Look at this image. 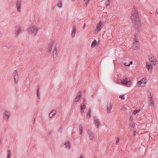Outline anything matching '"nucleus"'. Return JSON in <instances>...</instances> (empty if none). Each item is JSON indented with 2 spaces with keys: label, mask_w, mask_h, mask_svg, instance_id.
Wrapping results in <instances>:
<instances>
[{
  "label": "nucleus",
  "mask_w": 158,
  "mask_h": 158,
  "mask_svg": "<svg viewBox=\"0 0 158 158\" xmlns=\"http://www.w3.org/2000/svg\"><path fill=\"white\" fill-rule=\"evenodd\" d=\"M131 18L134 20V27L137 31H139L141 27V23L139 19L138 10H132Z\"/></svg>",
  "instance_id": "nucleus-1"
},
{
  "label": "nucleus",
  "mask_w": 158,
  "mask_h": 158,
  "mask_svg": "<svg viewBox=\"0 0 158 158\" xmlns=\"http://www.w3.org/2000/svg\"><path fill=\"white\" fill-rule=\"evenodd\" d=\"M40 29L39 27H37L36 26L33 25H31V27L28 28L27 31L29 33H30L32 35L35 36L37 34Z\"/></svg>",
  "instance_id": "nucleus-2"
},
{
  "label": "nucleus",
  "mask_w": 158,
  "mask_h": 158,
  "mask_svg": "<svg viewBox=\"0 0 158 158\" xmlns=\"http://www.w3.org/2000/svg\"><path fill=\"white\" fill-rule=\"evenodd\" d=\"M121 82L124 85L130 87L131 85V82L130 79L123 76L121 79Z\"/></svg>",
  "instance_id": "nucleus-3"
},
{
  "label": "nucleus",
  "mask_w": 158,
  "mask_h": 158,
  "mask_svg": "<svg viewBox=\"0 0 158 158\" xmlns=\"http://www.w3.org/2000/svg\"><path fill=\"white\" fill-rule=\"evenodd\" d=\"M133 44V49L136 50L140 47V44L137 39L134 40Z\"/></svg>",
  "instance_id": "nucleus-4"
},
{
  "label": "nucleus",
  "mask_w": 158,
  "mask_h": 158,
  "mask_svg": "<svg viewBox=\"0 0 158 158\" xmlns=\"http://www.w3.org/2000/svg\"><path fill=\"white\" fill-rule=\"evenodd\" d=\"M13 75L14 77L15 83V84L18 83L19 81V76L17 70H15L14 71Z\"/></svg>",
  "instance_id": "nucleus-5"
},
{
  "label": "nucleus",
  "mask_w": 158,
  "mask_h": 158,
  "mask_svg": "<svg viewBox=\"0 0 158 158\" xmlns=\"http://www.w3.org/2000/svg\"><path fill=\"white\" fill-rule=\"evenodd\" d=\"M10 112L7 111H5L3 114V117L5 120L7 121L10 117Z\"/></svg>",
  "instance_id": "nucleus-6"
},
{
  "label": "nucleus",
  "mask_w": 158,
  "mask_h": 158,
  "mask_svg": "<svg viewBox=\"0 0 158 158\" xmlns=\"http://www.w3.org/2000/svg\"><path fill=\"white\" fill-rule=\"evenodd\" d=\"M57 55V48L56 46L55 47L54 50L53 51L52 53V56L53 58H55L56 57Z\"/></svg>",
  "instance_id": "nucleus-7"
},
{
  "label": "nucleus",
  "mask_w": 158,
  "mask_h": 158,
  "mask_svg": "<svg viewBox=\"0 0 158 158\" xmlns=\"http://www.w3.org/2000/svg\"><path fill=\"white\" fill-rule=\"evenodd\" d=\"M54 43V41L53 40L51 41L50 43L49 44L48 46V51L49 53H50L51 52L52 48V46Z\"/></svg>",
  "instance_id": "nucleus-8"
},
{
  "label": "nucleus",
  "mask_w": 158,
  "mask_h": 158,
  "mask_svg": "<svg viewBox=\"0 0 158 158\" xmlns=\"http://www.w3.org/2000/svg\"><path fill=\"white\" fill-rule=\"evenodd\" d=\"M107 113H109L110 112L111 109V105L110 103L108 102L107 103Z\"/></svg>",
  "instance_id": "nucleus-9"
},
{
  "label": "nucleus",
  "mask_w": 158,
  "mask_h": 158,
  "mask_svg": "<svg viewBox=\"0 0 158 158\" xmlns=\"http://www.w3.org/2000/svg\"><path fill=\"white\" fill-rule=\"evenodd\" d=\"M81 92L80 93L78 94H77V96L76 97V98H75L74 101L75 102H77L79 101V100L80 99L81 97Z\"/></svg>",
  "instance_id": "nucleus-10"
},
{
  "label": "nucleus",
  "mask_w": 158,
  "mask_h": 158,
  "mask_svg": "<svg viewBox=\"0 0 158 158\" xmlns=\"http://www.w3.org/2000/svg\"><path fill=\"white\" fill-rule=\"evenodd\" d=\"M87 134L89 137V138L90 140H93L94 138V134L89 131H88L87 132Z\"/></svg>",
  "instance_id": "nucleus-11"
},
{
  "label": "nucleus",
  "mask_w": 158,
  "mask_h": 158,
  "mask_svg": "<svg viewBox=\"0 0 158 158\" xmlns=\"http://www.w3.org/2000/svg\"><path fill=\"white\" fill-rule=\"evenodd\" d=\"M76 28L75 26H73V28L71 34V36L73 38L75 36L76 33Z\"/></svg>",
  "instance_id": "nucleus-12"
},
{
  "label": "nucleus",
  "mask_w": 158,
  "mask_h": 158,
  "mask_svg": "<svg viewBox=\"0 0 158 158\" xmlns=\"http://www.w3.org/2000/svg\"><path fill=\"white\" fill-rule=\"evenodd\" d=\"M64 145L65 147L68 149H69L71 148V145L69 141H66L64 143Z\"/></svg>",
  "instance_id": "nucleus-13"
},
{
  "label": "nucleus",
  "mask_w": 158,
  "mask_h": 158,
  "mask_svg": "<svg viewBox=\"0 0 158 158\" xmlns=\"http://www.w3.org/2000/svg\"><path fill=\"white\" fill-rule=\"evenodd\" d=\"M56 110H53L49 113L48 116L50 118H51L53 116L55 115L56 114Z\"/></svg>",
  "instance_id": "nucleus-14"
},
{
  "label": "nucleus",
  "mask_w": 158,
  "mask_h": 158,
  "mask_svg": "<svg viewBox=\"0 0 158 158\" xmlns=\"http://www.w3.org/2000/svg\"><path fill=\"white\" fill-rule=\"evenodd\" d=\"M17 28V30L15 31V34L17 36H18L19 34L21 32V27L19 26Z\"/></svg>",
  "instance_id": "nucleus-15"
},
{
  "label": "nucleus",
  "mask_w": 158,
  "mask_h": 158,
  "mask_svg": "<svg viewBox=\"0 0 158 158\" xmlns=\"http://www.w3.org/2000/svg\"><path fill=\"white\" fill-rule=\"evenodd\" d=\"M21 1L20 0H17V8L18 10L20 8Z\"/></svg>",
  "instance_id": "nucleus-16"
},
{
  "label": "nucleus",
  "mask_w": 158,
  "mask_h": 158,
  "mask_svg": "<svg viewBox=\"0 0 158 158\" xmlns=\"http://www.w3.org/2000/svg\"><path fill=\"white\" fill-rule=\"evenodd\" d=\"M91 110L90 108H89L88 110V111L87 112V113L86 114V117L87 118H89L90 117H91Z\"/></svg>",
  "instance_id": "nucleus-17"
},
{
  "label": "nucleus",
  "mask_w": 158,
  "mask_h": 158,
  "mask_svg": "<svg viewBox=\"0 0 158 158\" xmlns=\"http://www.w3.org/2000/svg\"><path fill=\"white\" fill-rule=\"evenodd\" d=\"M97 43V40L96 39L94 40L91 44V47L92 48H94L96 44Z\"/></svg>",
  "instance_id": "nucleus-18"
},
{
  "label": "nucleus",
  "mask_w": 158,
  "mask_h": 158,
  "mask_svg": "<svg viewBox=\"0 0 158 158\" xmlns=\"http://www.w3.org/2000/svg\"><path fill=\"white\" fill-rule=\"evenodd\" d=\"M101 27V22H98L97 25L96 29H97L98 30H101V28H100Z\"/></svg>",
  "instance_id": "nucleus-19"
},
{
  "label": "nucleus",
  "mask_w": 158,
  "mask_h": 158,
  "mask_svg": "<svg viewBox=\"0 0 158 158\" xmlns=\"http://www.w3.org/2000/svg\"><path fill=\"white\" fill-rule=\"evenodd\" d=\"M140 80L141 81L142 83L144 84H145L147 82V79L145 77L143 78Z\"/></svg>",
  "instance_id": "nucleus-20"
},
{
  "label": "nucleus",
  "mask_w": 158,
  "mask_h": 158,
  "mask_svg": "<svg viewBox=\"0 0 158 158\" xmlns=\"http://www.w3.org/2000/svg\"><path fill=\"white\" fill-rule=\"evenodd\" d=\"M99 120L97 119L95 120V125L97 126V127H99Z\"/></svg>",
  "instance_id": "nucleus-21"
},
{
  "label": "nucleus",
  "mask_w": 158,
  "mask_h": 158,
  "mask_svg": "<svg viewBox=\"0 0 158 158\" xmlns=\"http://www.w3.org/2000/svg\"><path fill=\"white\" fill-rule=\"evenodd\" d=\"M7 152H8V154L7 155V158H10V156L11 155V153L10 150H7Z\"/></svg>",
  "instance_id": "nucleus-22"
},
{
  "label": "nucleus",
  "mask_w": 158,
  "mask_h": 158,
  "mask_svg": "<svg viewBox=\"0 0 158 158\" xmlns=\"http://www.w3.org/2000/svg\"><path fill=\"white\" fill-rule=\"evenodd\" d=\"M149 60L151 62H152L153 61L155 60L154 57H152L151 56H149Z\"/></svg>",
  "instance_id": "nucleus-23"
},
{
  "label": "nucleus",
  "mask_w": 158,
  "mask_h": 158,
  "mask_svg": "<svg viewBox=\"0 0 158 158\" xmlns=\"http://www.w3.org/2000/svg\"><path fill=\"white\" fill-rule=\"evenodd\" d=\"M135 125V124L134 122H131L130 123V124L129 128L131 127V128H134Z\"/></svg>",
  "instance_id": "nucleus-24"
},
{
  "label": "nucleus",
  "mask_w": 158,
  "mask_h": 158,
  "mask_svg": "<svg viewBox=\"0 0 158 158\" xmlns=\"http://www.w3.org/2000/svg\"><path fill=\"white\" fill-rule=\"evenodd\" d=\"M151 65L150 64L148 63H147L146 65V67L147 69L148 70H149V69L151 68Z\"/></svg>",
  "instance_id": "nucleus-25"
},
{
  "label": "nucleus",
  "mask_w": 158,
  "mask_h": 158,
  "mask_svg": "<svg viewBox=\"0 0 158 158\" xmlns=\"http://www.w3.org/2000/svg\"><path fill=\"white\" fill-rule=\"evenodd\" d=\"M140 111V110L139 109H138L137 110H135L133 112V114L135 115L138 113Z\"/></svg>",
  "instance_id": "nucleus-26"
},
{
  "label": "nucleus",
  "mask_w": 158,
  "mask_h": 158,
  "mask_svg": "<svg viewBox=\"0 0 158 158\" xmlns=\"http://www.w3.org/2000/svg\"><path fill=\"white\" fill-rule=\"evenodd\" d=\"M79 130H80V134L81 135L82 132V130H83V127L81 125H80L79 126Z\"/></svg>",
  "instance_id": "nucleus-27"
},
{
  "label": "nucleus",
  "mask_w": 158,
  "mask_h": 158,
  "mask_svg": "<svg viewBox=\"0 0 158 158\" xmlns=\"http://www.w3.org/2000/svg\"><path fill=\"white\" fill-rule=\"evenodd\" d=\"M142 84V81L140 80L137 82V85L138 87H140L141 86V85Z\"/></svg>",
  "instance_id": "nucleus-28"
},
{
  "label": "nucleus",
  "mask_w": 158,
  "mask_h": 158,
  "mask_svg": "<svg viewBox=\"0 0 158 158\" xmlns=\"http://www.w3.org/2000/svg\"><path fill=\"white\" fill-rule=\"evenodd\" d=\"M124 95H122L119 96V98H120L122 100H124L125 99Z\"/></svg>",
  "instance_id": "nucleus-29"
},
{
  "label": "nucleus",
  "mask_w": 158,
  "mask_h": 158,
  "mask_svg": "<svg viewBox=\"0 0 158 158\" xmlns=\"http://www.w3.org/2000/svg\"><path fill=\"white\" fill-rule=\"evenodd\" d=\"M57 5L58 6V7H61L62 6V2H59L58 3Z\"/></svg>",
  "instance_id": "nucleus-30"
},
{
  "label": "nucleus",
  "mask_w": 158,
  "mask_h": 158,
  "mask_svg": "<svg viewBox=\"0 0 158 158\" xmlns=\"http://www.w3.org/2000/svg\"><path fill=\"white\" fill-rule=\"evenodd\" d=\"M153 101L151 99L150 101V105L152 106L153 105Z\"/></svg>",
  "instance_id": "nucleus-31"
},
{
  "label": "nucleus",
  "mask_w": 158,
  "mask_h": 158,
  "mask_svg": "<svg viewBox=\"0 0 158 158\" xmlns=\"http://www.w3.org/2000/svg\"><path fill=\"white\" fill-rule=\"evenodd\" d=\"M138 33H136L135 35V37L134 38V40H135V39H137L136 38V37H137L138 36Z\"/></svg>",
  "instance_id": "nucleus-32"
},
{
  "label": "nucleus",
  "mask_w": 158,
  "mask_h": 158,
  "mask_svg": "<svg viewBox=\"0 0 158 158\" xmlns=\"http://www.w3.org/2000/svg\"><path fill=\"white\" fill-rule=\"evenodd\" d=\"M157 61L156 60V59H155V60L153 61L152 62L153 64L154 65H156L157 64Z\"/></svg>",
  "instance_id": "nucleus-33"
},
{
  "label": "nucleus",
  "mask_w": 158,
  "mask_h": 158,
  "mask_svg": "<svg viewBox=\"0 0 158 158\" xmlns=\"http://www.w3.org/2000/svg\"><path fill=\"white\" fill-rule=\"evenodd\" d=\"M81 113H83L84 112V110L83 109V108L82 107V105H81Z\"/></svg>",
  "instance_id": "nucleus-34"
},
{
  "label": "nucleus",
  "mask_w": 158,
  "mask_h": 158,
  "mask_svg": "<svg viewBox=\"0 0 158 158\" xmlns=\"http://www.w3.org/2000/svg\"><path fill=\"white\" fill-rule=\"evenodd\" d=\"M110 0H107V1L108 2L107 4L106 5V7L109 6L110 5Z\"/></svg>",
  "instance_id": "nucleus-35"
},
{
  "label": "nucleus",
  "mask_w": 158,
  "mask_h": 158,
  "mask_svg": "<svg viewBox=\"0 0 158 158\" xmlns=\"http://www.w3.org/2000/svg\"><path fill=\"white\" fill-rule=\"evenodd\" d=\"M132 61H131L130 62L129 64H127L125 65V66H129L131 64H132Z\"/></svg>",
  "instance_id": "nucleus-36"
},
{
  "label": "nucleus",
  "mask_w": 158,
  "mask_h": 158,
  "mask_svg": "<svg viewBox=\"0 0 158 158\" xmlns=\"http://www.w3.org/2000/svg\"><path fill=\"white\" fill-rule=\"evenodd\" d=\"M37 97L39 98V89H38L37 90Z\"/></svg>",
  "instance_id": "nucleus-37"
},
{
  "label": "nucleus",
  "mask_w": 158,
  "mask_h": 158,
  "mask_svg": "<svg viewBox=\"0 0 158 158\" xmlns=\"http://www.w3.org/2000/svg\"><path fill=\"white\" fill-rule=\"evenodd\" d=\"M119 141V138H117L116 141V144H118V143Z\"/></svg>",
  "instance_id": "nucleus-38"
},
{
  "label": "nucleus",
  "mask_w": 158,
  "mask_h": 158,
  "mask_svg": "<svg viewBox=\"0 0 158 158\" xmlns=\"http://www.w3.org/2000/svg\"><path fill=\"white\" fill-rule=\"evenodd\" d=\"M83 104V105H82V107L83 108V109H85V103H82Z\"/></svg>",
  "instance_id": "nucleus-39"
},
{
  "label": "nucleus",
  "mask_w": 158,
  "mask_h": 158,
  "mask_svg": "<svg viewBox=\"0 0 158 158\" xmlns=\"http://www.w3.org/2000/svg\"><path fill=\"white\" fill-rule=\"evenodd\" d=\"M99 30H98L97 29H96L95 30V33L96 34H97Z\"/></svg>",
  "instance_id": "nucleus-40"
},
{
  "label": "nucleus",
  "mask_w": 158,
  "mask_h": 158,
  "mask_svg": "<svg viewBox=\"0 0 158 158\" xmlns=\"http://www.w3.org/2000/svg\"><path fill=\"white\" fill-rule=\"evenodd\" d=\"M136 131H134L133 132V136H135L136 135Z\"/></svg>",
  "instance_id": "nucleus-41"
},
{
  "label": "nucleus",
  "mask_w": 158,
  "mask_h": 158,
  "mask_svg": "<svg viewBox=\"0 0 158 158\" xmlns=\"http://www.w3.org/2000/svg\"><path fill=\"white\" fill-rule=\"evenodd\" d=\"M39 50L40 52H42L44 50V49L43 48H41L39 49Z\"/></svg>",
  "instance_id": "nucleus-42"
},
{
  "label": "nucleus",
  "mask_w": 158,
  "mask_h": 158,
  "mask_svg": "<svg viewBox=\"0 0 158 158\" xmlns=\"http://www.w3.org/2000/svg\"><path fill=\"white\" fill-rule=\"evenodd\" d=\"M130 120L131 121V122H132L133 117L132 116H131L130 118Z\"/></svg>",
  "instance_id": "nucleus-43"
},
{
  "label": "nucleus",
  "mask_w": 158,
  "mask_h": 158,
  "mask_svg": "<svg viewBox=\"0 0 158 158\" xmlns=\"http://www.w3.org/2000/svg\"><path fill=\"white\" fill-rule=\"evenodd\" d=\"M88 2H85V3L84 4V6H86L88 3Z\"/></svg>",
  "instance_id": "nucleus-44"
},
{
  "label": "nucleus",
  "mask_w": 158,
  "mask_h": 158,
  "mask_svg": "<svg viewBox=\"0 0 158 158\" xmlns=\"http://www.w3.org/2000/svg\"><path fill=\"white\" fill-rule=\"evenodd\" d=\"M85 99H83L82 103H85Z\"/></svg>",
  "instance_id": "nucleus-45"
},
{
  "label": "nucleus",
  "mask_w": 158,
  "mask_h": 158,
  "mask_svg": "<svg viewBox=\"0 0 158 158\" xmlns=\"http://www.w3.org/2000/svg\"><path fill=\"white\" fill-rule=\"evenodd\" d=\"M85 24L84 23V25H83V29H84L85 28Z\"/></svg>",
  "instance_id": "nucleus-46"
},
{
  "label": "nucleus",
  "mask_w": 158,
  "mask_h": 158,
  "mask_svg": "<svg viewBox=\"0 0 158 158\" xmlns=\"http://www.w3.org/2000/svg\"><path fill=\"white\" fill-rule=\"evenodd\" d=\"M61 131H62V130H61V128H60L59 130V131L61 132Z\"/></svg>",
  "instance_id": "nucleus-47"
},
{
  "label": "nucleus",
  "mask_w": 158,
  "mask_h": 158,
  "mask_svg": "<svg viewBox=\"0 0 158 158\" xmlns=\"http://www.w3.org/2000/svg\"><path fill=\"white\" fill-rule=\"evenodd\" d=\"M2 143V141H1V138L0 137V144H1Z\"/></svg>",
  "instance_id": "nucleus-48"
},
{
  "label": "nucleus",
  "mask_w": 158,
  "mask_h": 158,
  "mask_svg": "<svg viewBox=\"0 0 158 158\" xmlns=\"http://www.w3.org/2000/svg\"><path fill=\"white\" fill-rule=\"evenodd\" d=\"M79 158H83L82 155H81V156L79 157Z\"/></svg>",
  "instance_id": "nucleus-49"
},
{
  "label": "nucleus",
  "mask_w": 158,
  "mask_h": 158,
  "mask_svg": "<svg viewBox=\"0 0 158 158\" xmlns=\"http://www.w3.org/2000/svg\"><path fill=\"white\" fill-rule=\"evenodd\" d=\"M91 96L93 98H94V95H91Z\"/></svg>",
  "instance_id": "nucleus-50"
},
{
  "label": "nucleus",
  "mask_w": 158,
  "mask_h": 158,
  "mask_svg": "<svg viewBox=\"0 0 158 158\" xmlns=\"http://www.w3.org/2000/svg\"><path fill=\"white\" fill-rule=\"evenodd\" d=\"M130 128V129H131V131H132V130H133V128H131H131Z\"/></svg>",
  "instance_id": "nucleus-51"
},
{
  "label": "nucleus",
  "mask_w": 158,
  "mask_h": 158,
  "mask_svg": "<svg viewBox=\"0 0 158 158\" xmlns=\"http://www.w3.org/2000/svg\"><path fill=\"white\" fill-rule=\"evenodd\" d=\"M124 64L125 66V65L127 64H127V63H125Z\"/></svg>",
  "instance_id": "nucleus-52"
},
{
  "label": "nucleus",
  "mask_w": 158,
  "mask_h": 158,
  "mask_svg": "<svg viewBox=\"0 0 158 158\" xmlns=\"http://www.w3.org/2000/svg\"><path fill=\"white\" fill-rule=\"evenodd\" d=\"M84 2H87L88 0H84Z\"/></svg>",
  "instance_id": "nucleus-53"
},
{
  "label": "nucleus",
  "mask_w": 158,
  "mask_h": 158,
  "mask_svg": "<svg viewBox=\"0 0 158 158\" xmlns=\"http://www.w3.org/2000/svg\"><path fill=\"white\" fill-rule=\"evenodd\" d=\"M134 7H135V6H134ZM134 10H136V9H137L136 8L135 9V8H134Z\"/></svg>",
  "instance_id": "nucleus-54"
},
{
  "label": "nucleus",
  "mask_w": 158,
  "mask_h": 158,
  "mask_svg": "<svg viewBox=\"0 0 158 158\" xmlns=\"http://www.w3.org/2000/svg\"><path fill=\"white\" fill-rule=\"evenodd\" d=\"M89 1L90 0H88L87 2H89Z\"/></svg>",
  "instance_id": "nucleus-55"
},
{
  "label": "nucleus",
  "mask_w": 158,
  "mask_h": 158,
  "mask_svg": "<svg viewBox=\"0 0 158 158\" xmlns=\"http://www.w3.org/2000/svg\"><path fill=\"white\" fill-rule=\"evenodd\" d=\"M156 11H158V10H156ZM157 14H158V11H157Z\"/></svg>",
  "instance_id": "nucleus-56"
},
{
  "label": "nucleus",
  "mask_w": 158,
  "mask_h": 158,
  "mask_svg": "<svg viewBox=\"0 0 158 158\" xmlns=\"http://www.w3.org/2000/svg\"><path fill=\"white\" fill-rule=\"evenodd\" d=\"M72 0V1H75V0Z\"/></svg>",
  "instance_id": "nucleus-57"
},
{
  "label": "nucleus",
  "mask_w": 158,
  "mask_h": 158,
  "mask_svg": "<svg viewBox=\"0 0 158 158\" xmlns=\"http://www.w3.org/2000/svg\"><path fill=\"white\" fill-rule=\"evenodd\" d=\"M94 158H97V157H94Z\"/></svg>",
  "instance_id": "nucleus-58"
},
{
  "label": "nucleus",
  "mask_w": 158,
  "mask_h": 158,
  "mask_svg": "<svg viewBox=\"0 0 158 158\" xmlns=\"http://www.w3.org/2000/svg\"><path fill=\"white\" fill-rule=\"evenodd\" d=\"M35 121V119L34 120V122Z\"/></svg>",
  "instance_id": "nucleus-59"
},
{
  "label": "nucleus",
  "mask_w": 158,
  "mask_h": 158,
  "mask_svg": "<svg viewBox=\"0 0 158 158\" xmlns=\"http://www.w3.org/2000/svg\"><path fill=\"white\" fill-rule=\"evenodd\" d=\"M20 11V10H18V11Z\"/></svg>",
  "instance_id": "nucleus-60"
},
{
  "label": "nucleus",
  "mask_w": 158,
  "mask_h": 158,
  "mask_svg": "<svg viewBox=\"0 0 158 158\" xmlns=\"http://www.w3.org/2000/svg\"><path fill=\"white\" fill-rule=\"evenodd\" d=\"M157 10H158V9H157Z\"/></svg>",
  "instance_id": "nucleus-61"
}]
</instances>
